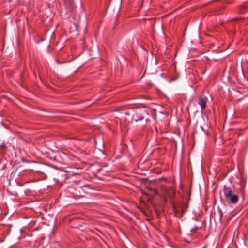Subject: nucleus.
Listing matches in <instances>:
<instances>
[{
    "mask_svg": "<svg viewBox=\"0 0 248 248\" xmlns=\"http://www.w3.org/2000/svg\"><path fill=\"white\" fill-rule=\"evenodd\" d=\"M223 193L226 199L230 201L233 204H236L238 201V197L235 194H233L231 188L224 186Z\"/></svg>",
    "mask_w": 248,
    "mask_h": 248,
    "instance_id": "f257e3e1",
    "label": "nucleus"
},
{
    "mask_svg": "<svg viewBox=\"0 0 248 248\" xmlns=\"http://www.w3.org/2000/svg\"><path fill=\"white\" fill-rule=\"evenodd\" d=\"M144 118V116L141 113L136 112L132 115L131 123L134 122L138 124L139 122L141 121Z\"/></svg>",
    "mask_w": 248,
    "mask_h": 248,
    "instance_id": "f03ea898",
    "label": "nucleus"
},
{
    "mask_svg": "<svg viewBox=\"0 0 248 248\" xmlns=\"http://www.w3.org/2000/svg\"><path fill=\"white\" fill-rule=\"evenodd\" d=\"M207 99L206 97H200L198 100V104L201 106L202 110H203L206 106Z\"/></svg>",
    "mask_w": 248,
    "mask_h": 248,
    "instance_id": "7ed1b4c3",
    "label": "nucleus"
},
{
    "mask_svg": "<svg viewBox=\"0 0 248 248\" xmlns=\"http://www.w3.org/2000/svg\"><path fill=\"white\" fill-rule=\"evenodd\" d=\"M188 206V203H180V205L178 207V209H177L178 212L181 211L182 214H184Z\"/></svg>",
    "mask_w": 248,
    "mask_h": 248,
    "instance_id": "20e7f679",
    "label": "nucleus"
},
{
    "mask_svg": "<svg viewBox=\"0 0 248 248\" xmlns=\"http://www.w3.org/2000/svg\"><path fill=\"white\" fill-rule=\"evenodd\" d=\"M238 20V18H235V19H233V20Z\"/></svg>",
    "mask_w": 248,
    "mask_h": 248,
    "instance_id": "39448f33",
    "label": "nucleus"
},
{
    "mask_svg": "<svg viewBox=\"0 0 248 248\" xmlns=\"http://www.w3.org/2000/svg\"><path fill=\"white\" fill-rule=\"evenodd\" d=\"M155 192L156 193V194H157V192L156 190H155Z\"/></svg>",
    "mask_w": 248,
    "mask_h": 248,
    "instance_id": "423d86ee",
    "label": "nucleus"
},
{
    "mask_svg": "<svg viewBox=\"0 0 248 248\" xmlns=\"http://www.w3.org/2000/svg\"><path fill=\"white\" fill-rule=\"evenodd\" d=\"M240 12H242H242H243V11L242 10H240Z\"/></svg>",
    "mask_w": 248,
    "mask_h": 248,
    "instance_id": "0eeeda50",
    "label": "nucleus"
},
{
    "mask_svg": "<svg viewBox=\"0 0 248 248\" xmlns=\"http://www.w3.org/2000/svg\"><path fill=\"white\" fill-rule=\"evenodd\" d=\"M126 115H129V113H126Z\"/></svg>",
    "mask_w": 248,
    "mask_h": 248,
    "instance_id": "6e6552de",
    "label": "nucleus"
}]
</instances>
